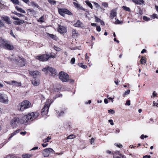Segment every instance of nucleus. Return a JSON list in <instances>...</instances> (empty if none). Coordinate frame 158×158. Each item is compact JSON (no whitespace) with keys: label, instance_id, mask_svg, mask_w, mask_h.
Masks as SVG:
<instances>
[{"label":"nucleus","instance_id":"obj_1","mask_svg":"<svg viewBox=\"0 0 158 158\" xmlns=\"http://www.w3.org/2000/svg\"><path fill=\"white\" fill-rule=\"evenodd\" d=\"M0 47L6 49L12 50L14 49L13 46L10 42L5 39L1 38L0 39Z\"/></svg>","mask_w":158,"mask_h":158},{"label":"nucleus","instance_id":"obj_2","mask_svg":"<svg viewBox=\"0 0 158 158\" xmlns=\"http://www.w3.org/2000/svg\"><path fill=\"white\" fill-rule=\"evenodd\" d=\"M52 102V100H47L44 107L42 110L41 113L42 115L47 114L48 111L49 107Z\"/></svg>","mask_w":158,"mask_h":158},{"label":"nucleus","instance_id":"obj_3","mask_svg":"<svg viewBox=\"0 0 158 158\" xmlns=\"http://www.w3.org/2000/svg\"><path fill=\"white\" fill-rule=\"evenodd\" d=\"M20 110L21 111H23L26 109L30 108L31 106V103L27 100L23 101L20 104Z\"/></svg>","mask_w":158,"mask_h":158},{"label":"nucleus","instance_id":"obj_4","mask_svg":"<svg viewBox=\"0 0 158 158\" xmlns=\"http://www.w3.org/2000/svg\"><path fill=\"white\" fill-rule=\"evenodd\" d=\"M60 79L63 82H68L69 78V75L64 72L61 71L59 74Z\"/></svg>","mask_w":158,"mask_h":158},{"label":"nucleus","instance_id":"obj_5","mask_svg":"<svg viewBox=\"0 0 158 158\" xmlns=\"http://www.w3.org/2000/svg\"><path fill=\"white\" fill-rule=\"evenodd\" d=\"M8 98L7 95L2 91H0V102L5 104L8 103Z\"/></svg>","mask_w":158,"mask_h":158},{"label":"nucleus","instance_id":"obj_6","mask_svg":"<svg viewBox=\"0 0 158 158\" xmlns=\"http://www.w3.org/2000/svg\"><path fill=\"white\" fill-rule=\"evenodd\" d=\"M42 71L46 73L49 72L51 73L52 75L53 76L56 75L57 73L55 69L50 67H48L43 68L42 69Z\"/></svg>","mask_w":158,"mask_h":158},{"label":"nucleus","instance_id":"obj_7","mask_svg":"<svg viewBox=\"0 0 158 158\" xmlns=\"http://www.w3.org/2000/svg\"><path fill=\"white\" fill-rule=\"evenodd\" d=\"M19 123H20V118L18 117L14 118L10 122L11 126L14 128L17 127Z\"/></svg>","mask_w":158,"mask_h":158},{"label":"nucleus","instance_id":"obj_8","mask_svg":"<svg viewBox=\"0 0 158 158\" xmlns=\"http://www.w3.org/2000/svg\"><path fill=\"white\" fill-rule=\"evenodd\" d=\"M55 152V151L52 148H48L44 149L42 153L44 156L47 157L49 156L50 153H54Z\"/></svg>","mask_w":158,"mask_h":158},{"label":"nucleus","instance_id":"obj_9","mask_svg":"<svg viewBox=\"0 0 158 158\" xmlns=\"http://www.w3.org/2000/svg\"><path fill=\"white\" fill-rule=\"evenodd\" d=\"M13 60L17 62L18 64L20 66L23 67L25 65V60L23 58H21L19 56H17V57H16Z\"/></svg>","mask_w":158,"mask_h":158},{"label":"nucleus","instance_id":"obj_10","mask_svg":"<svg viewBox=\"0 0 158 158\" xmlns=\"http://www.w3.org/2000/svg\"><path fill=\"white\" fill-rule=\"evenodd\" d=\"M58 12L61 15L64 16V14L68 15H72V13L68 10L66 9H59Z\"/></svg>","mask_w":158,"mask_h":158},{"label":"nucleus","instance_id":"obj_11","mask_svg":"<svg viewBox=\"0 0 158 158\" xmlns=\"http://www.w3.org/2000/svg\"><path fill=\"white\" fill-rule=\"evenodd\" d=\"M36 59L43 61H47L49 59V55L44 54L36 57Z\"/></svg>","mask_w":158,"mask_h":158},{"label":"nucleus","instance_id":"obj_12","mask_svg":"<svg viewBox=\"0 0 158 158\" xmlns=\"http://www.w3.org/2000/svg\"><path fill=\"white\" fill-rule=\"evenodd\" d=\"M23 119H26V120L23 122V123H27L29 120H31V121L33 120L31 113L28 114L27 115L23 116Z\"/></svg>","mask_w":158,"mask_h":158},{"label":"nucleus","instance_id":"obj_13","mask_svg":"<svg viewBox=\"0 0 158 158\" xmlns=\"http://www.w3.org/2000/svg\"><path fill=\"white\" fill-rule=\"evenodd\" d=\"M114 158H124V156L121 154L119 152H115L113 154Z\"/></svg>","mask_w":158,"mask_h":158},{"label":"nucleus","instance_id":"obj_14","mask_svg":"<svg viewBox=\"0 0 158 158\" xmlns=\"http://www.w3.org/2000/svg\"><path fill=\"white\" fill-rule=\"evenodd\" d=\"M58 32L60 33H64L66 32V28L64 26H61L60 25L58 26Z\"/></svg>","mask_w":158,"mask_h":158},{"label":"nucleus","instance_id":"obj_15","mask_svg":"<svg viewBox=\"0 0 158 158\" xmlns=\"http://www.w3.org/2000/svg\"><path fill=\"white\" fill-rule=\"evenodd\" d=\"M2 19L5 21L7 24H11V22L10 20V18L7 16H4L2 17Z\"/></svg>","mask_w":158,"mask_h":158},{"label":"nucleus","instance_id":"obj_16","mask_svg":"<svg viewBox=\"0 0 158 158\" xmlns=\"http://www.w3.org/2000/svg\"><path fill=\"white\" fill-rule=\"evenodd\" d=\"M11 85H15L17 86H20L21 85V83L20 82H18L15 81H12L10 82V83Z\"/></svg>","mask_w":158,"mask_h":158},{"label":"nucleus","instance_id":"obj_17","mask_svg":"<svg viewBox=\"0 0 158 158\" xmlns=\"http://www.w3.org/2000/svg\"><path fill=\"white\" fill-rule=\"evenodd\" d=\"M29 73L31 75L33 76L35 78L39 74V72L36 71H30L29 72Z\"/></svg>","mask_w":158,"mask_h":158},{"label":"nucleus","instance_id":"obj_18","mask_svg":"<svg viewBox=\"0 0 158 158\" xmlns=\"http://www.w3.org/2000/svg\"><path fill=\"white\" fill-rule=\"evenodd\" d=\"M27 11L28 14H30L33 15H35L36 14V11L32 9H28L27 10Z\"/></svg>","mask_w":158,"mask_h":158},{"label":"nucleus","instance_id":"obj_19","mask_svg":"<svg viewBox=\"0 0 158 158\" xmlns=\"http://www.w3.org/2000/svg\"><path fill=\"white\" fill-rule=\"evenodd\" d=\"M25 23V21L23 20H20L15 21L13 22V23L15 25H20Z\"/></svg>","mask_w":158,"mask_h":158},{"label":"nucleus","instance_id":"obj_20","mask_svg":"<svg viewBox=\"0 0 158 158\" xmlns=\"http://www.w3.org/2000/svg\"><path fill=\"white\" fill-rule=\"evenodd\" d=\"M32 82L33 85L35 86H37L40 84L39 80L36 79H34L32 80Z\"/></svg>","mask_w":158,"mask_h":158},{"label":"nucleus","instance_id":"obj_21","mask_svg":"<svg viewBox=\"0 0 158 158\" xmlns=\"http://www.w3.org/2000/svg\"><path fill=\"white\" fill-rule=\"evenodd\" d=\"M133 2L136 4L141 5L144 3L143 0H133Z\"/></svg>","mask_w":158,"mask_h":158},{"label":"nucleus","instance_id":"obj_22","mask_svg":"<svg viewBox=\"0 0 158 158\" xmlns=\"http://www.w3.org/2000/svg\"><path fill=\"white\" fill-rule=\"evenodd\" d=\"M110 14V18L111 19H113L116 16V12L115 10H111Z\"/></svg>","mask_w":158,"mask_h":158},{"label":"nucleus","instance_id":"obj_23","mask_svg":"<svg viewBox=\"0 0 158 158\" xmlns=\"http://www.w3.org/2000/svg\"><path fill=\"white\" fill-rule=\"evenodd\" d=\"M140 62L142 64H144L146 62V58L144 56H142L140 60Z\"/></svg>","mask_w":158,"mask_h":158},{"label":"nucleus","instance_id":"obj_24","mask_svg":"<svg viewBox=\"0 0 158 158\" xmlns=\"http://www.w3.org/2000/svg\"><path fill=\"white\" fill-rule=\"evenodd\" d=\"M32 117V118L33 120L36 118L37 117L39 116V114L38 113H31Z\"/></svg>","mask_w":158,"mask_h":158},{"label":"nucleus","instance_id":"obj_25","mask_svg":"<svg viewBox=\"0 0 158 158\" xmlns=\"http://www.w3.org/2000/svg\"><path fill=\"white\" fill-rule=\"evenodd\" d=\"M32 155L31 154H24L22 155L23 158H30L31 157Z\"/></svg>","mask_w":158,"mask_h":158},{"label":"nucleus","instance_id":"obj_26","mask_svg":"<svg viewBox=\"0 0 158 158\" xmlns=\"http://www.w3.org/2000/svg\"><path fill=\"white\" fill-rule=\"evenodd\" d=\"M15 8L16 9V10L19 12H20L21 13H26V11L24 10H23V9H22V8H20L18 6H15Z\"/></svg>","mask_w":158,"mask_h":158},{"label":"nucleus","instance_id":"obj_27","mask_svg":"<svg viewBox=\"0 0 158 158\" xmlns=\"http://www.w3.org/2000/svg\"><path fill=\"white\" fill-rule=\"evenodd\" d=\"M72 34V36L73 38H75L78 35V33L74 29L73 30Z\"/></svg>","mask_w":158,"mask_h":158},{"label":"nucleus","instance_id":"obj_28","mask_svg":"<svg viewBox=\"0 0 158 158\" xmlns=\"http://www.w3.org/2000/svg\"><path fill=\"white\" fill-rule=\"evenodd\" d=\"M82 24V23L79 20H78L77 22L74 24V25L75 27H80L81 26V25Z\"/></svg>","mask_w":158,"mask_h":158},{"label":"nucleus","instance_id":"obj_29","mask_svg":"<svg viewBox=\"0 0 158 158\" xmlns=\"http://www.w3.org/2000/svg\"><path fill=\"white\" fill-rule=\"evenodd\" d=\"M32 6L33 7H36L37 8H39L40 6L38 5L35 3L34 2H30L29 6Z\"/></svg>","mask_w":158,"mask_h":158},{"label":"nucleus","instance_id":"obj_30","mask_svg":"<svg viewBox=\"0 0 158 158\" xmlns=\"http://www.w3.org/2000/svg\"><path fill=\"white\" fill-rule=\"evenodd\" d=\"M20 131V130H16L13 133L11 134L10 136L9 137V138H10L12 137L14 135H16L17 133L19 132Z\"/></svg>","mask_w":158,"mask_h":158},{"label":"nucleus","instance_id":"obj_31","mask_svg":"<svg viewBox=\"0 0 158 158\" xmlns=\"http://www.w3.org/2000/svg\"><path fill=\"white\" fill-rule=\"evenodd\" d=\"M15 5H19L20 2L18 0H10Z\"/></svg>","mask_w":158,"mask_h":158},{"label":"nucleus","instance_id":"obj_32","mask_svg":"<svg viewBox=\"0 0 158 158\" xmlns=\"http://www.w3.org/2000/svg\"><path fill=\"white\" fill-rule=\"evenodd\" d=\"M76 137V136H75L73 135V134H72V135H69V136H68L67 137V138H66V139H74V138H75Z\"/></svg>","mask_w":158,"mask_h":158},{"label":"nucleus","instance_id":"obj_33","mask_svg":"<svg viewBox=\"0 0 158 158\" xmlns=\"http://www.w3.org/2000/svg\"><path fill=\"white\" fill-rule=\"evenodd\" d=\"M87 4L91 9H93V6L91 3L89 2V1L87 0L85 2Z\"/></svg>","mask_w":158,"mask_h":158},{"label":"nucleus","instance_id":"obj_34","mask_svg":"<svg viewBox=\"0 0 158 158\" xmlns=\"http://www.w3.org/2000/svg\"><path fill=\"white\" fill-rule=\"evenodd\" d=\"M78 65L80 67L83 68L84 69H86L87 68V66L84 65L82 63H79Z\"/></svg>","mask_w":158,"mask_h":158},{"label":"nucleus","instance_id":"obj_35","mask_svg":"<svg viewBox=\"0 0 158 158\" xmlns=\"http://www.w3.org/2000/svg\"><path fill=\"white\" fill-rule=\"evenodd\" d=\"M48 1L51 5H55L56 3V1L55 0H48Z\"/></svg>","mask_w":158,"mask_h":158},{"label":"nucleus","instance_id":"obj_36","mask_svg":"<svg viewBox=\"0 0 158 158\" xmlns=\"http://www.w3.org/2000/svg\"><path fill=\"white\" fill-rule=\"evenodd\" d=\"M44 16H42L38 20V22H44Z\"/></svg>","mask_w":158,"mask_h":158},{"label":"nucleus","instance_id":"obj_37","mask_svg":"<svg viewBox=\"0 0 158 158\" xmlns=\"http://www.w3.org/2000/svg\"><path fill=\"white\" fill-rule=\"evenodd\" d=\"M122 8L123 9L125 10L126 11H129L130 10V9L129 7L126 6H123L122 7Z\"/></svg>","mask_w":158,"mask_h":158},{"label":"nucleus","instance_id":"obj_38","mask_svg":"<svg viewBox=\"0 0 158 158\" xmlns=\"http://www.w3.org/2000/svg\"><path fill=\"white\" fill-rule=\"evenodd\" d=\"M13 13L15 15H17L19 17H22L23 16V14L18 13L15 11Z\"/></svg>","mask_w":158,"mask_h":158},{"label":"nucleus","instance_id":"obj_39","mask_svg":"<svg viewBox=\"0 0 158 158\" xmlns=\"http://www.w3.org/2000/svg\"><path fill=\"white\" fill-rule=\"evenodd\" d=\"M54 49L56 50V51L59 52L60 51L61 49L60 48L56 46H54Z\"/></svg>","mask_w":158,"mask_h":158},{"label":"nucleus","instance_id":"obj_40","mask_svg":"<svg viewBox=\"0 0 158 158\" xmlns=\"http://www.w3.org/2000/svg\"><path fill=\"white\" fill-rule=\"evenodd\" d=\"M151 17L153 19H155V18L158 19V15L155 14H154L151 16Z\"/></svg>","mask_w":158,"mask_h":158},{"label":"nucleus","instance_id":"obj_41","mask_svg":"<svg viewBox=\"0 0 158 158\" xmlns=\"http://www.w3.org/2000/svg\"><path fill=\"white\" fill-rule=\"evenodd\" d=\"M130 90L129 89H128L127 91H125L123 95L125 96L126 95H127L130 94Z\"/></svg>","mask_w":158,"mask_h":158},{"label":"nucleus","instance_id":"obj_42","mask_svg":"<svg viewBox=\"0 0 158 158\" xmlns=\"http://www.w3.org/2000/svg\"><path fill=\"white\" fill-rule=\"evenodd\" d=\"M93 3L96 8H101L100 6L98 3L96 2H94Z\"/></svg>","mask_w":158,"mask_h":158},{"label":"nucleus","instance_id":"obj_43","mask_svg":"<svg viewBox=\"0 0 158 158\" xmlns=\"http://www.w3.org/2000/svg\"><path fill=\"white\" fill-rule=\"evenodd\" d=\"M114 23L115 24H120L122 23V21H119L118 19H117L116 21H115Z\"/></svg>","mask_w":158,"mask_h":158},{"label":"nucleus","instance_id":"obj_44","mask_svg":"<svg viewBox=\"0 0 158 158\" xmlns=\"http://www.w3.org/2000/svg\"><path fill=\"white\" fill-rule=\"evenodd\" d=\"M49 36L51 38H52V39L54 40H56V36L55 35L53 34H49Z\"/></svg>","mask_w":158,"mask_h":158},{"label":"nucleus","instance_id":"obj_45","mask_svg":"<svg viewBox=\"0 0 158 158\" xmlns=\"http://www.w3.org/2000/svg\"><path fill=\"white\" fill-rule=\"evenodd\" d=\"M108 112L109 113L111 114H113L115 113V111L113 110L110 109L108 110Z\"/></svg>","mask_w":158,"mask_h":158},{"label":"nucleus","instance_id":"obj_46","mask_svg":"<svg viewBox=\"0 0 158 158\" xmlns=\"http://www.w3.org/2000/svg\"><path fill=\"white\" fill-rule=\"evenodd\" d=\"M73 4L74 6L77 8H78L80 6V4L75 2H73Z\"/></svg>","mask_w":158,"mask_h":158},{"label":"nucleus","instance_id":"obj_47","mask_svg":"<svg viewBox=\"0 0 158 158\" xmlns=\"http://www.w3.org/2000/svg\"><path fill=\"white\" fill-rule=\"evenodd\" d=\"M143 20H144L146 21H149L150 19L146 16H144L143 17Z\"/></svg>","mask_w":158,"mask_h":158},{"label":"nucleus","instance_id":"obj_48","mask_svg":"<svg viewBox=\"0 0 158 158\" xmlns=\"http://www.w3.org/2000/svg\"><path fill=\"white\" fill-rule=\"evenodd\" d=\"M20 123L21 124H25L26 123H23V122L24 121H25V120H26V119H23V117H22V118H20Z\"/></svg>","mask_w":158,"mask_h":158},{"label":"nucleus","instance_id":"obj_49","mask_svg":"<svg viewBox=\"0 0 158 158\" xmlns=\"http://www.w3.org/2000/svg\"><path fill=\"white\" fill-rule=\"evenodd\" d=\"M75 61V58H74L73 57L71 59V61H70V63L72 64H74Z\"/></svg>","mask_w":158,"mask_h":158},{"label":"nucleus","instance_id":"obj_50","mask_svg":"<svg viewBox=\"0 0 158 158\" xmlns=\"http://www.w3.org/2000/svg\"><path fill=\"white\" fill-rule=\"evenodd\" d=\"M23 2H24L25 3L28 4L29 6L30 4V2L29 0H22Z\"/></svg>","mask_w":158,"mask_h":158},{"label":"nucleus","instance_id":"obj_51","mask_svg":"<svg viewBox=\"0 0 158 158\" xmlns=\"http://www.w3.org/2000/svg\"><path fill=\"white\" fill-rule=\"evenodd\" d=\"M51 139V138L49 137H48L45 139H44V141L45 143L48 142L49 141L50 139Z\"/></svg>","mask_w":158,"mask_h":158},{"label":"nucleus","instance_id":"obj_52","mask_svg":"<svg viewBox=\"0 0 158 158\" xmlns=\"http://www.w3.org/2000/svg\"><path fill=\"white\" fill-rule=\"evenodd\" d=\"M95 21L97 22H99L101 20V19H99L96 16L95 17Z\"/></svg>","mask_w":158,"mask_h":158},{"label":"nucleus","instance_id":"obj_53","mask_svg":"<svg viewBox=\"0 0 158 158\" xmlns=\"http://www.w3.org/2000/svg\"><path fill=\"white\" fill-rule=\"evenodd\" d=\"M102 5L105 7H107L108 6V4L106 2H103L102 3Z\"/></svg>","mask_w":158,"mask_h":158},{"label":"nucleus","instance_id":"obj_54","mask_svg":"<svg viewBox=\"0 0 158 158\" xmlns=\"http://www.w3.org/2000/svg\"><path fill=\"white\" fill-rule=\"evenodd\" d=\"M125 105H126L130 106V100H127Z\"/></svg>","mask_w":158,"mask_h":158},{"label":"nucleus","instance_id":"obj_55","mask_svg":"<svg viewBox=\"0 0 158 158\" xmlns=\"http://www.w3.org/2000/svg\"><path fill=\"white\" fill-rule=\"evenodd\" d=\"M108 122L109 123H110V124L111 125H114V123L113 122V121L112 119L109 120Z\"/></svg>","mask_w":158,"mask_h":158},{"label":"nucleus","instance_id":"obj_56","mask_svg":"<svg viewBox=\"0 0 158 158\" xmlns=\"http://www.w3.org/2000/svg\"><path fill=\"white\" fill-rule=\"evenodd\" d=\"M96 29L97 31L99 32L101 31V27L100 26H97L96 27Z\"/></svg>","mask_w":158,"mask_h":158},{"label":"nucleus","instance_id":"obj_57","mask_svg":"<svg viewBox=\"0 0 158 158\" xmlns=\"http://www.w3.org/2000/svg\"><path fill=\"white\" fill-rule=\"evenodd\" d=\"M148 137V136L147 135H141V136L140 137V138L142 139H144V138H146Z\"/></svg>","mask_w":158,"mask_h":158},{"label":"nucleus","instance_id":"obj_58","mask_svg":"<svg viewBox=\"0 0 158 158\" xmlns=\"http://www.w3.org/2000/svg\"><path fill=\"white\" fill-rule=\"evenodd\" d=\"M143 158H151V156L150 155H145L143 156Z\"/></svg>","mask_w":158,"mask_h":158},{"label":"nucleus","instance_id":"obj_59","mask_svg":"<svg viewBox=\"0 0 158 158\" xmlns=\"http://www.w3.org/2000/svg\"><path fill=\"white\" fill-rule=\"evenodd\" d=\"M10 34L12 36H13V37H14V38H15V35H14V34L13 33V31H10Z\"/></svg>","mask_w":158,"mask_h":158},{"label":"nucleus","instance_id":"obj_60","mask_svg":"<svg viewBox=\"0 0 158 158\" xmlns=\"http://www.w3.org/2000/svg\"><path fill=\"white\" fill-rule=\"evenodd\" d=\"M49 58H55L56 56H54L52 55H49Z\"/></svg>","mask_w":158,"mask_h":158},{"label":"nucleus","instance_id":"obj_61","mask_svg":"<svg viewBox=\"0 0 158 158\" xmlns=\"http://www.w3.org/2000/svg\"><path fill=\"white\" fill-rule=\"evenodd\" d=\"M11 17L14 20H20V19H19V18H16V17H14V16L13 17L12 16Z\"/></svg>","mask_w":158,"mask_h":158},{"label":"nucleus","instance_id":"obj_62","mask_svg":"<svg viewBox=\"0 0 158 158\" xmlns=\"http://www.w3.org/2000/svg\"><path fill=\"white\" fill-rule=\"evenodd\" d=\"M11 17L14 20H20V19H19V18H16V17H14V16L13 17L12 16Z\"/></svg>","mask_w":158,"mask_h":158},{"label":"nucleus","instance_id":"obj_63","mask_svg":"<svg viewBox=\"0 0 158 158\" xmlns=\"http://www.w3.org/2000/svg\"><path fill=\"white\" fill-rule=\"evenodd\" d=\"M48 145V143H46V144L43 143L42 144V146L43 147H46V146H47Z\"/></svg>","mask_w":158,"mask_h":158},{"label":"nucleus","instance_id":"obj_64","mask_svg":"<svg viewBox=\"0 0 158 158\" xmlns=\"http://www.w3.org/2000/svg\"><path fill=\"white\" fill-rule=\"evenodd\" d=\"M153 106H158V103H157L155 102H153Z\"/></svg>","mask_w":158,"mask_h":158}]
</instances>
